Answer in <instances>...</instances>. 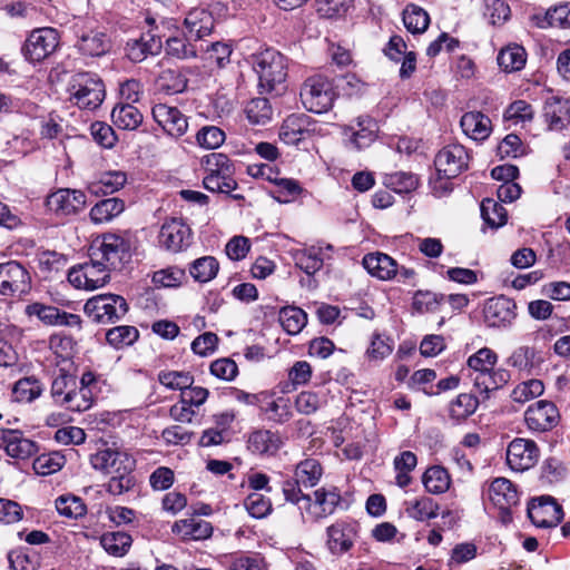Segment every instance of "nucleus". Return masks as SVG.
I'll use <instances>...</instances> for the list:
<instances>
[{
    "label": "nucleus",
    "instance_id": "nucleus-1",
    "mask_svg": "<svg viewBox=\"0 0 570 570\" xmlns=\"http://www.w3.org/2000/svg\"><path fill=\"white\" fill-rule=\"evenodd\" d=\"M202 165L207 173L203 179V185L207 190L230 195L236 200L244 198L239 194H230L236 189L237 183L234 179L235 166L227 155L212 153L203 157Z\"/></svg>",
    "mask_w": 570,
    "mask_h": 570
},
{
    "label": "nucleus",
    "instance_id": "nucleus-2",
    "mask_svg": "<svg viewBox=\"0 0 570 570\" xmlns=\"http://www.w3.org/2000/svg\"><path fill=\"white\" fill-rule=\"evenodd\" d=\"M259 88L265 92H279L285 88L287 58L275 49H266L254 59Z\"/></svg>",
    "mask_w": 570,
    "mask_h": 570
},
{
    "label": "nucleus",
    "instance_id": "nucleus-3",
    "mask_svg": "<svg viewBox=\"0 0 570 570\" xmlns=\"http://www.w3.org/2000/svg\"><path fill=\"white\" fill-rule=\"evenodd\" d=\"M69 100L80 109L95 110L105 99V85L92 72H78L70 77L67 85Z\"/></svg>",
    "mask_w": 570,
    "mask_h": 570
},
{
    "label": "nucleus",
    "instance_id": "nucleus-4",
    "mask_svg": "<svg viewBox=\"0 0 570 570\" xmlns=\"http://www.w3.org/2000/svg\"><path fill=\"white\" fill-rule=\"evenodd\" d=\"M89 258L111 271L118 269L130 258V243L121 234L106 233L91 243Z\"/></svg>",
    "mask_w": 570,
    "mask_h": 570
},
{
    "label": "nucleus",
    "instance_id": "nucleus-5",
    "mask_svg": "<svg viewBox=\"0 0 570 570\" xmlns=\"http://www.w3.org/2000/svg\"><path fill=\"white\" fill-rule=\"evenodd\" d=\"M301 101L306 110L324 114L332 109L336 99L333 82L321 75L307 78L301 87Z\"/></svg>",
    "mask_w": 570,
    "mask_h": 570
},
{
    "label": "nucleus",
    "instance_id": "nucleus-6",
    "mask_svg": "<svg viewBox=\"0 0 570 570\" xmlns=\"http://www.w3.org/2000/svg\"><path fill=\"white\" fill-rule=\"evenodd\" d=\"M127 301L117 294H100L89 298L83 311L88 317L100 324L120 321L128 312Z\"/></svg>",
    "mask_w": 570,
    "mask_h": 570
},
{
    "label": "nucleus",
    "instance_id": "nucleus-7",
    "mask_svg": "<svg viewBox=\"0 0 570 570\" xmlns=\"http://www.w3.org/2000/svg\"><path fill=\"white\" fill-rule=\"evenodd\" d=\"M561 414L558 406L548 400H539L530 404L523 413L527 429L533 434L552 431L558 426Z\"/></svg>",
    "mask_w": 570,
    "mask_h": 570
},
{
    "label": "nucleus",
    "instance_id": "nucleus-8",
    "mask_svg": "<svg viewBox=\"0 0 570 570\" xmlns=\"http://www.w3.org/2000/svg\"><path fill=\"white\" fill-rule=\"evenodd\" d=\"M487 495L499 509L501 522L504 524L512 522L513 510L520 502L517 487L505 478H495L489 484Z\"/></svg>",
    "mask_w": 570,
    "mask_h": 570
},
{
    "label": "nucleus",
    "instance_id": "nucleus-9",
    "mask_svg": "<svg viewBox=\"0 0 570 570\" xmlns=\"http://www.w3.org/2000/svg\"><path fill=\"white\" fill-rule=\"evenodd\" d=\"M31 289V276L28 269L16 261L0 264V294L17 297L28 294Z\"/></svg>",
    "mask_w": 570,
    "mask_h": 570
},
{
    "label": "nucleus",
    "instance_id": "nucleus-10",
    "mask_svg": "<svg viewBox=\"0 0 570 570\" xmlns=\"http://www.w3.org/2000/svg\"><path fill=\"white\" fill-rule=\"evenodd\" d=\"M469 160L470 156L464 146L451 144L436 154L434 166L438 175L449 180L466 170Z\"/></svg>",
    "mask_w": 570,
    "mask_h": 570
},
{
    "label": "nucleus",
    "instance_id": "nucleus-11",
    "mask_svg": "<svg viewBox=\"0 0 570 570\" xmlns=\"http://www.w3.org/2000/svg\"><path fill=\"white\" fill-rule=\"evenodd\" d=\"M110 271L101 262L98 264L89 258V262L69 271L68 281L76 288L94 291L108 283Z\"/></svg>",
    "mask_w": 570,
    "mask_h": 570
},
{
    "label": "nucleus",
    "instance_id": "nucleus-12",
    "mask_svg": "<svg viewBox=\"0 0 570 570\" xmlns=\"http://www.w3.org/2000/svg\"><path fill=\"white\" fill-rule=\"evenodd\" d=\"M59 45L58 32L52 28L33 30L27 38L22 53L30 62H40L49 57Z\"/></svg>",
    "mask_w": 570,
    "mask_h": 570
},
{
    "label": "nucleus",
    "instance_id": "nucleus-13",
    "mask_svg": "<svg viewBox=\"0 0 570 570\" xmlns=\"http://www.w3.org/2000/svg\"><path fill=\"white\" fill-rule=\"evenodd\" d=\"M341 502V494L335 489L320 488L304 499L302 515L316 522L333 514Z\"/></svg>",
    "mask_w": 570,
    "mask_h": 570
},
{
    "label": "nucleus",
    "instance_id": "nucleus-14",
    "mask_svg": "<svg viewBox=\"0 0 570 570\" xmlns=\"http://www.w3.org/2000/svg\"><path fill=\"white\" fill-rule=\"evenodd\" d=\"M87 197L83 191L60 188L51 193L46 200L48 209L57 217L77 215L85 209Z\"/></svg>",
    "mask_w": 570,
    "mask_h": 570
},
{
    "label": "nucleus",
    "instance_id": "nucleus-15",
    "mask_svg": "<svg viewBox=\"0 0 570 570\" xmlns=\"http://www.w3.org/2000/svg\"><path fill=\"white\" fill-rule=\"evenodd\" d=\"M539 448L533 440L515 438L507 449V463L513 470L523 472L538 462Z\"/></svg>",
    "mask_w": 570,
    "mask_h": 570
},
{
    "label": "nucleus",
    "instance_id": "nucleus-16",
    "mask_svg": "<svg viewBox=\"0 0 570 570\" xmlns=\"http://www.w3.org/2000/svg\"><path fill=\"white\" fill-rule=\"evenodd\" d=\"M515 309V302L504 295L489 298L483 309L484 322L489 327L510 326L517 316Z\"/></svg>",
    "mask_w": 570,
    "mask_h": 570
},
{
    "label": "nucleus",
    "instance_id": "nucleus-17",
    "mask_svg": "<svg viewBox=\"0 0 570 570\" xmlns=\"http://www.w3.org/2000/svg\"><path fill=\"white\" fill-rule=\"evenodd\" d=\"M28 316H36L45 325L80 327L81 318L77 314L68 313L52 305L32 303L26 306Z\"/></svg>",
    "mask_w": 570,
    "mask_h": 570
},
{
    "label": "nucleus",
    "instance_id": "nucleus-18",
    "mask_svg": "<svg viewBox=\"0 0 570 570\" xmlns=\"http://www.w3.org/2000/svg\"><path fill=\"white\" fill-rule=\"evenodd\" d=\"M191 242V229L181 219L171 218L163 224L159 233V243L170 252H180Z\"/></svg>",
    "mask_w": 570,
    "mask_h": 570
},
{
    "label": "nucleus",
    "instance_id": "nucleus-19",
    "mask_svg": "<svg viewBox=\"0 0 570 570\" xmlns=\"http://www.w3.org/2000/svg\"><path fill=\"white\" fill-rule=\"evenodd\" d=\"M155 121L173 137L183 136L188 128L186 116L174 106L157 104L151 109Z\"/></svg>",
    "mask_w": 570,
    "mask_h": 570
},
{
    "label": "nucleus",
    "instance_id": "nucleus-20",
    "mask_svg": "<svg viewBox=\"0 0 570 570\" xmlns=\"http://www.w3.org/2000/svg\"><path fill=\"white\" fill-rule=\"evenodd\" d=\"M314 121L305 114H292L285 118L279 129V139L286 145H298L314 131Z\"/></svg>",
    "mask_w": 570,
    "mask_h": 570
},
{
    "label": "nucleus",
    "instance_id": "nucleus-21",
    "mask_svg": "<svg viewBox=\"0 0 570 570\" xmlns=\"http://www.w3.org/2000/svg\"><path fill=\"white\" fill-rule=\"evenodd\" d=\"M0 448L14 459L26 460L37 452V444L21 431L0 429Z\"/></svg>",
    "mask_w": 570,
    "mask_h": 570
},
{
    "label": "nucleus",
    "instance_id": "nucleus-22",
    "mask_svg": "<svg viewBox=\"0 0 570 570\" xmlns=\"http://www.w3.org/2000/svg\"><path fill=\"white\" fill-rule=\"evenodd\" d=\"M163 49L161 37L153 31L142 33L137 39H131L126 45V55L132 62H141L148 56H156Z\"/></svg>",
    "mask_w": 570,
    "mask_h": 570
},
{
    "label": "nucleus",
    "instance_id": "nucleus-23",
    "mask_svg": "<svg viewBox=\"0 0 570 570\" xmlns=\"http://www.w3.org/2000/svg\"><path fill=\"white\" fill-rule=\"evenodd\" d=\"M543 116L551 130H562L570 126V104L567 99L551 96L546 99Z\"/></svg>",
    "mask_w": 570,
    "mask_h": 570
},
{
    "label": "nucleus",
    "instance_id": "nucleus-24",
    "mask_svg": "<svg viewBox=\"0 0 570 570\" xmlns=\"http://www.w3.org/2000/svg\"><path fill=\"white\" fill-rule=\"evenodd\" d=\"M377 124L370 117H358L356 127L345 128L344 134L348 136V144L356 150L368 147L376 139Z\"/></svg>",
    "mask_w": 570,
    "mask_h": 570
},
{
    "label": "nucleus",
    "instance_id": "nucleus-25",
    "mask_svg": "<svg viewBox=\"0 0 570 570\" xmlns=\"http://www.w3.org/2000/svg\"><path fill=\"white\" fill-rule=\"evenodd\" d=\"M184 27L188 39L200 40L212 33L214 28V18L207 10L203 8H194L186 14Z\"/></svg>",
    "mask_w": 570,
    "mask_h": 570
},
{
    "label": "nucleus",
    "instance_id": "nucleus-26",
    "mask_svg": "<svg viewBox=\"0 0 570 570\" xmlns=\"http://www.w3.org/2000/svg\"><path fill=\"white\" fill-rule=\"evenodd\" d=\"M460 126L463 132L472 140L483 141L491 131V119L481 111H469L461 117Z\"/></svg>",
    "mask_w": 570,
    "mask_h": 570
},
{
    "label": "nucleus",
    "instance_id": "nucleus-27",
    "mask_svg": "<svg viewBox=\"0 0 570 570\" xmlns=\"http://www.w3.org/2000/svg\"><path fill=\"white\" fill-rule=\"evenodd\" d=\"M543 363L541 352L531 346H519L507 358V364L517 368L520 372L532 374L534 371L540 370Z\"/></svg>",
    "mask_w": 570,
    "mask_h": 570
},
{
    "label": "nucleus",
    "instance_id": "nucleus-28",
    "mask_svg": "<svg viewBox=\"0 0 570 570\" xmlns=\"http://www.w3.org/2000/svg\"><path fill=\"white\" fill-rule=\"evenodd\" d=\"M134 459L125 452L116 451L112 449H104L90 456V463L95 470L105 473H115L118 468L131 464Z\"/></svg>",
    "mask_w": 570,
    "mask_h": 570
},
{
    "label": "nucleus",
    "instance_id": "nucleus-29",
    "mask_svg": "<svg viewBox=\"0 0 570 570\" xmlns=\"http://www.w3.org/2000/svg\"><path fill=\"white\" fill-rule=\"evenodd\" d=\"M328 546L335 553H343L350 550L356 537L354 524L336 522L327 528Z\"/></svg>",
    "mask_w": 570,
    "mask_h": 570
},
{
    "label": "nucleus",
    "instance_id": "nucleus-30",
    "mask_svg": "<svg viewBox=\"0 0 570 570\" xmlns=\"http://www.w3.org/2000/svg\"><path fill=\"white\" fill-rule=\"evenodd\" d=\"M171 530L184 540H204L213 533V527L209 522L195 518L176 521Z\"/></svg>",
    "mask_w": 570,
    "mask_h": 570
},
{
    "label": "nucleus",
    "instance_id": "nucleus-31",
    "mask_svg": "<svg viewBox=\"0 0 570 570\" xmlns=\"http://www.w3.org/2000/svg\"><path fill=\"white\" fill-rule=\"evenodd\" d=\"M538 28H569L570 27V2L560 3L549 8L543 14L537 13L532 17Z\"/></svg>",
    "mask_w": 570,
    "mask_h": 570
},
{
    "label": "nucleus",
    "instance_id": "nucleus-32",
    "mask_svg": "<svg viewBox=\"0 0 570 570\" xmlns=\"http://www.w3.org/2000/svg\"><path fill=\"white\" fill-rule=\"evenodd\" d=\"M188 79L178 68L163 69L155 79L157 90L166 95H176L187 88Z\"/></svg>",
    "mask_w": 570,
    "mask_h": 570
},
{
    "label": "nucleus",
    "instance_id": "nucleus-33",
    "mask_svg": "<svg viewBox=\"0 0 570 570\" xmlns=\"http://www.w3.org/2000/svg\"><path fill=\"white\" fill-rule=\"evenodd\" d=\"M77 48L85 56L100 57L109 51L110 41L106 33L100 31H90L79 38Z\"/></svg>",
    "mask_w": 570,
    "mask_h": 570
},
{
    "label": "nucleus",
    "instance_id": "nucleus-34",
    "mask_svg": "<svg viewBox=\"0 0 570 570\" xmlns=\"http://www.w3.org/2000/svg\"><path fill=\"white\" fill-rule=\"evenodd\" d=\"M281 446V439L268 430H258L248 436L247 448L255 454H274Z\"/></svg>",
    "mask_w": 570,
    "mask_h": 570
},
{
    "label": "nucleus",
    "instance_id": "nucleus-35",
    "mask_svg": "<svg viewBox=\"0 0 570 570\" xmlns=\"http://www.w3.org/2000/svg\"><path fill=\"white\" fill-rule=\"evenodd\" d=\"M479 406L476 396L470 393H461L452 400L448 407L449 417L454 423H461L471 416Z\"/></svg>",
    "mask_w": 570,
    "mask_h": 570
},
{
    "label": "nucleus",
    "instance_id": "nucleus-36",
    "mask_svg": "<svg viewBox=\"0 0 570 570\" xmlns=\"http://www.w3.org/2000/svg\"><path fill=\"white\" fill-rule=\"evenodd\" d=\"M510 373L505 368H497L492 367V370L484 371L482 373L475 374L473 381L474 386L481 393H489L492 391H497L504 386L510 381Z\"/></svg>",
    "mask_w": 570,
    "mask_h": 570
},
{
    "label": "nucleus",
    "instance_id": "nucleus-37",
    "mask_svg": "<svg viewBox=\"0 0 570 570\" xmlns=\"http://www.w3.org/2000/svg\"><path fill=\"white\" fill-rule=\"evenodd\" d=\"M114 125L124 130H135L142 122V115L131 104L117 105L111 111Z\"/></svg>",
    "mask_w": 570,
    "mask_h": 570
},
{
    "label": "nucleus",
    "instance_id": "nucleus-38",
    "mask_svg": "<svg viewBox=\"0 0 570 570\" xmlns=\"http://www.w3.org/2000/svg\"><path fill=\"white\" fill-rule=\"evenodd\" d=\"M134 468L135 460L131 461V464L127 463L126 465L118 468L115 473H111V478L106 484L107 492L112 495H120L130 491L136 484V479L132 474Z\"/></svg>",
    "mask_w": 570,
    "mask_h": 570
},
{
    "label": "nucleus",
    "instance_id": "nucleus-39",
    "mask_svg": "<svg viewBox=\"0 0 570 570\" xmlns=\"http://www.w3.org/2000/svg\"><path fill=\"white\" fill-rule=\"evenodd\" d=\"M125 209V202L120 198L112 197V198H106L100 202H98L91 209H90V219L95 224H102L110 222L112 218L120 215Z\"/></svg>",
    "mask_w": 570,
    "mask_h": 570
},
{
    "label": "nucleus",
    "instance_id": "nucleus-40",
    "mask_svg": "<svg viewBox=\"0 0 570 570\" xmlns=\"http://www.w3.org/2000/svg\"><path fill=\"white\" fill-rule=\"evenodd\" d=\"M293 257L295 266L307 276L315 275L324 265L321 248L314 246L296 250Z\"/></svg>",
    "mask_w": 570,
    "mask_h": 570
},
{
    "label": "nucleus",
    "instance_id": "nucleus-41",
    "mask_svg": "<svg viewBox=\"0 0 570 570\" xmlns=\"http://www.w3.org/2000/svg\"><path fill=\"white\" fill-rule=\"evenodd\" d=\"M422 482L428 492L441 494L449 490L451 476L445 468L433 465L423 473Z\"/></svg>",
    "mask_w": 570,
    "mask_h": 570
},
{
    "label": "nucleus",
    "instance_id": "nucleus-42",
    "mask_svg": "<svg viewBox=\"0 0 570 570\" xmlns=\"http://www.w3.org/2000/svg\"><path fill=\"white\" fill-rule=\"evenodd\" d=\"M364 268L374 277L382 281L392 278V257L376 252L370 253L363 258Z\"/></svg>",
    "mask_w": 570,
    "mask_h": 570
},
{
    "label": "nucleus",
    "instance_id": "nucleus-43",
    "mask_svg": "<svg viewBox=\"0 0 570 570\" xmlns=\"http://www.w3.org/2000/svg\"><path fill=\"white\" fill-rule=\"evenodd\" d=\"M278 322L286 333L296 335L307 324V314L299 307L285 306L278 313Z\"/></svg>",
    "mask_w": 570,
    "mask_h": 570
},
{
    "label": "nucleus",
    "instance_id": "nucleus-44",
    "mask_svg": "<svg viewBox=\"0 0 570 570\" xmlns=\"http://www.w3.org/2000/svg\"><path fill=\"white\" fill-rule=\"evenodd\" d=\"M218 271L219 263L214 256L199 257L189 265V274L198 283L210 282L216 277Z\"/></svg>",
    "mask_w": 570,
    "mask_h": 570
},
{
    "label": "nucleus",
    "instance_id": "nucleus-45",
    "mask_svg": "<svg viewBox=\"0 0 570 570\" xmlns=\"http://www.w3.org/2000/svg\"><path fill=\"white\" fill-rule=\"evenodd\" d=\"M42 391V383L35 376H28L14 383L12 394L17 402L30 403L38 399Z\"/></svg>",
    "mask_w": 570,
    "mask_h": 570
},
{
    "label": "nucleus",
    "instance_id": "nucleus-46",
    "mask_svg": "<svg viewBox=\"0 0 570 570\" xmlns=\"http://www.w3.org/2000/svg\"><path fill=\"white\" fill-rule=\"evenodd\" d=\"M131 537L121 531L107 532L100 538V544L105 551L115 557L125 556L131 547Z\"/></svg>",
    "mask_w": 570,
    "mask_h": 570
},
{
    "label": "nucleus",
    "instance_id": "nucleus-47",
    "mask_svg": "<svg viewBox=\"0 0 570 570\" xmlns=\"http://www.w3.org/2000/svg\"><path fill=\"white\" fill-rule=\"evenodd\" d=\"M497 60L503 71H518L524 67L527 53L521 46L507 47L499 52Z\"/></svg>",
    "mask_w": 570,
    "mask_h": 570
},
{
    "label": "nucleus",
    "instance_id": "nucleus-48",
    "mask_svg": "<svg viewBox=\"0 0 570 570\" xmlns=\"http://www.w3.org/2000/svg\"><path fill=\"white\" fill-rule=\"evenodd\" d=\"M445 302V295L431 291H416L412 298V309L415 313H434Z\"/></svg>",
    "mask_w": 570,
    "mask_h": 570
},
{
    "label": "nucleus",
    "instance_id": "nucleus-49",
    "mask_svg": "<svg viewBox=\"0 0 570 570\" xmlns=\"http://www.w3.org/2000/svg\"><path fill=\"white\" fill-rule=\"evenodd\" d=\"M480 210L483 222L491 228L497 229L507 223L508 213L505 208L492 198L483 199Z\"/></svg>",
    "mask_w": 570,
    "mask_h": 570
},
{
    "label": "nucleus",
    "instance_id": "nucleus-50",
    "mask_svg": "<svg viewBox=\"0 0 570 570\" xmlns=\"http://www.w3.org/2000/svg\"><path fill=\"white\" fill-rule=\"evenodd\" d=\"M65 464L66 456L61 452L52 451L37 456L32 468L39 475H50L60 471Z\"/></svg>",
    "mask_w": 570,
    "mask_h": 570
},
{
    "label": "nucleus",
    "instance_id": "nucleus-51",
    "mask_svg": "<svg viewBox=\"0 0 570 570\" xmlns=\"http://www.w3.org/2000/svg\"><path fill=\"white\" fill-rule=\"evenodd\" d=\"M544 393V384L541 380L530 379L514 386L510 397L515 403H525L541 396Z\"/></svg>",
    "mask_w": 570,
    "mask_h": 570
},
{
    "label": "nucleus",
    "instance_id": "nucleus-52",
    "mask_svg": "<svg viewBox=\"0 0 570 570\" xmlns=\"http://www.w3.org/2000/svg\"><path fill=\"white\" fill-rule=\"evenodd\" d=\"M157 377L166 389L180 391V393L194 384V376L188 371L163 370Z\"/></svg>",
    "mask_w": 570,
    "mask_h": 570
},
{
    "label": "nucleus",
    "instance_id": "nucleus-53",
    "mask_svg": "<svg viewBox=\"0 0 570 570\" xmlns=\"http://www.w3.org/2000/svg\"><path fill=\"white\" fill-rule=\"evenodd\" d=\"M403 22L405 28L412 33L424 32L430 23L428 12L416 4H409L403 11Z\"/></svg>",
    "mask_w": 570,
    "mask_h": 570
},
{
    "label": "nucleus",
    "instance_id": "nucleus-54",
    "mask_svg": "<svg viewBox=\"0 0 570 570\" xmlns=\"http://www.w3.org/2000/svg\"><path fill=\"white\" fill-rule=\"evenodd\" d=\"M322 474V465L315 459H306L299 462L295 469V479L306 488L316 485Z\"/></svg>",
    "mask_w": 570,
    "mask_h": 570
},
{
    "label": "nucleus",
    "instance_id": "nucleus-55",
    "mask_svg": "<svg viewBox=\"0 0 570 570\" xmlns=\"http://www.w3.org/2000/svg\"><path fill=\"white\" fill-rule=\"evenodd\" d=\"M416 464L417 458L411 451H404L394 458V470L397 471L395 479L399 487L405 488L411 483L410 472L415 469Z\"/></svg>",
    "mask_w": 570,
    "mask_h": 570
},
{
    "label": "nucleus",
    "instance_id": "nucleus-56",
    "mask_svg": "<svg viewBox=\"0 0 570 570\" xmlns=\"http://www.w3.org/2000/svg\"><path fill=\"white\" fill-rule=\"evenodd\" d=\"M274 186L275 189L271 191V195L275 200L282 204L295 200L304 191L298 181L291 178L277 177Z\"/></svg>",
    "mask_w": 570,
    "mask_h": 570
},
{
    "label": "nucleus",
    "instance_id": "nucleus-57",
    "mask_svg": "<svg viewBox=\"0 0 570 570\" xmlns=\"http://www.w3.org/2000/svg\"><path fill=\"white\" fill-rule=\"evenodd\" d=\"M127 183V175L125 171H107L104 173L97 183L91 185L94 193L114 194L121 189Z\"/></svg>",
    "mask_w": 570,
    "mask_h": 570
},
{
    "label": "nucleus",
    "instance_id": "nucleus-58",
    "mask_svg": "<svg viewBox=\"0 0 570 570\" xmlns=\"http://www.w3.org/2000/svg\"><path fill=\"white\" fill-rule=\"evenodd\" d=\"M245 112L252 124L265 125L272 119L273 108L267 98L258 97L247 104Z\"/></svg>",
    "mask_w": 570,
    "mask_h": 570
},
{
    "label": "nucleus",
    "instance_id": "nucleus-59",
    "mask_svg": "<svg viewBox=\"0 0 570 570\" xmlns=\"http://www.w3.org/2000/svg\"><path fill=\"white\" fill-rule=\"evenodd\" d=\"M59 374L53 379L51 384V396L56 404L63 406L68 399L67 394H70L77 380L73 375L69 374L66 370L60 368Z\"/></svg>",
    "mask_w": 570,
    "mask_h": 570
},
{
    "label": "nucleus",
    "instance_id": "nucleus-60",
    "mask_svg": "<svg viewBox=\"0 0 570 570\" xmlns=\"http://www.w3.org/2000/svg\"><path fill=\"white\" fill-rule=\"evenodd\" d=\"M139 337V332L135 326L121 325L110 328L106 333L107 342L115 348H121L134 344Z\"/></svg>",
    "mask_w": 570,
    "mask_h": 570
},
{
    "label": "nucleus",
    "instance_id": "nucleus-61",
    "mask_svg": "<svg viewBox=\"0 0 570 570\" xmlns=\"http://www.w3.org/2000/svg\"><path fill=\"white\" fill-rule=\"evenodd\" d=\"M58 513L68 519H78L86 514L87 509L82 500L75 495H60L55 502Z\"/></svg>",
    "mask_w": 570,
    "mask_h": 570
},
{
    "label": "nucleus",
    "instance_id": "nucleus-62",
    "mask_svg": "<svg viewBox=\"0 0 570 570\" xmlns=\"http://www.w3.org/2000/svg\"><path fill=\"white\" fill-rule=\"evenodd\" d=\"M438 504L428 497L417 499L406 507L407 514L419 521H424L438 517Z\"/></svg>",
    "mask_w": 570,
    "mask_h": 570
},
{
    "label": "nucleus",
    "instance_id": "nucleus-63",
    "mask_svg": "<svg viewBox=\"0 0 570 570\" xmlns=\"http://www.w3.org/2000/svg\"><path fill=\"white\" fill-rule=\"evenodd\" d=\"M325 403V395L314 391H303L295 399L296 410L305 415L315 413Z\"/></svg>",
    "mask_w": 570,
    "mask_h": 570
},
{
    "label": "nucleus",
    "instance_id": "nucleus-64",
    "mask_svg": "<svg viewBox=\"0 0 570 570\" xmlns=\"http://www.w3.org/2000/svg\"><path fill=\"white\" fill-rule=\"evenodd\" d=\"M165 51L177 59H190L197 56V49L188 39L183 37H169L165 42Z\"/></svg>",
    "mask_w": 570,
    "mask_h": 570
}]
</instances>
